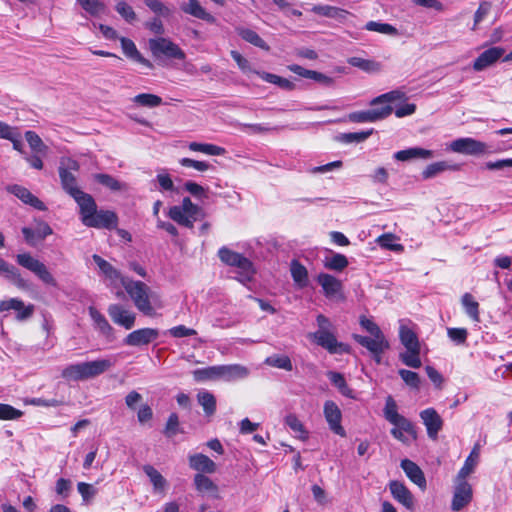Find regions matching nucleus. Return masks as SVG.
Returning a JSON list of instances; mask_svg holds the SVG:
<instances>
[{
    "instance_id": "nucleus-44",
    "label": "nucleus",
    "mask_w": 512,
    "mask_h": 512,
    "mask_svg": "<svg viewBox=\"0 0 512 512\" xmlns=\"http://www.w3.org/2000/svg\"><path fill=\"white\" fill-rule=\"evenodd\" d=\"M188 147L191 151L202 152L212 156H221L226 152L223 147L208 143L191 142Z\"/></svg>"
},
{
    "instance_id": "nucleus-62",
    "label": "nucleus",
    "mask_w": 512,
    "mask_h": 512,
    "mask_svg": "<svg viewBox=\"0 0 512 512\" xmlns=\"http://www.w3.org/2000/svg\"><path fill=\"white\" fill-rule=\"evenodd\" d=\"M115 10L129 23H132L137 19L135 11L126 2H118L115 6Z\"/></svg>"
},
{
    "instance_id": "nucleus-39",
    "label": "nucleus",
    "mask_w": 512,
    "mask_h": 512,
    "mask_svg": "<svg viewBox=\"0 0 512 512\" xmlns=\"http://www.w3.org/2000/svg\"><path fill=\"white\" fill-rule=\"evenodd\" d=\"M199 405L202 406L207 417H211L216 412V398L208 391H201L197 394Z\"/></svg>"
},
{
    "instance_id": "nucleus-59",
    "label": "nucleus",
    "mask_w": 512,
    "mask_h": 512,
    "mask_svg": "<svg viewBox=\"0 0 512 512\" xmlns=\"http://www.w3.org/2000/svg\"><path fill=\"white\" fill-rule=\"evenodd\" d=\"M144 3L152 12H154L158 16L168 17L172 14L171 9H169L160 0H144Z\"/></svg>"
},
{
    "instance_id": "nucleus-30",
    "label": "nucleus",
    "mask_w": 512,
    "mask_h": 512,
    "mask_svg": "<svg viewBox=\"0 0 512 512\" xmlns=\"http://www.w3.org/2000/svg\"><path fill=\"white\" fill-rule=\"evenodd\" d=\"M89 315L91 319L94 322V325L96 329L99 330V332L105 336L108 340L114 339V329L109 324L107 319L104 317L103 314H101L95 307L90 306L89 307Z\"/></svg>"
},
{
    "instance_id": "nucleus-52",
    "label": "nucleus",
    "mask_w": 512,
    "mask_h": 512,
    "mask_svg": "<svg viewBox=\"0 0 512 512\" xmlns=\"http://www.w3.org/2000/svg\"><path fill=\"white\" fill-rule=\"evenodd\" d=\"M365 29L368 31L378 32L385 35L397 36L398 30L388 23H381L376 21H369L365 25Z\"/></svg>"
},
{
    "instance_id": "nucleus-14",
    "label": "nucleus",
    "mask_w": 512,
    "mask_h": 512,
    "mask_svg": "<svg viewBox=\"0 0 512 512\" xmlns=\"http://www.w3.org/2000/svg\"><path fill=\"white\" fill-rule=\"evenodd\" d=\"M311 338L315 343L330 353H343L348 351L347 345L338 342L331 331H316L311 335Z\"/></svg>"
},
{
    "instance_id": "nucleus-27",
    "label": "nucleus",
    "mask_w": 512,
    "mask_h": 512,
    "mask_svg": "<svg viewBox=\"0 0 512 512\" xmlns=\"http://www.w3.org/2000/svg\"><path fill=\"white\" fill-rule=\"evenodd\" d=\"M120 42L122 50L128 58L144 65L149 69H152L154 67L153 63L150 60L146 59L141 55V53L138 51L135 43L132 40L125 37H121Z\"/></svg>"
},
{
    "instance_id": "nucleus-21",
    "label": "nucleus",
    "mask_w": 512,
    "mask_h": 512,
    "mask_svg": "<svg viewBox=\"0 0 512 512\" xmlns=\"http://www.w3.org/2000/svg\"><path fill=\"white\" fill-rule=\"evenodd\" d=\"M249 375V369L240 364L218 365L219 379L231 382L244 379Z\"/></svg>"
},
{
    "instance_id": "nucleus-19",
    "label": "nucleus",
    "mask_w": 512,
    "mask_h": 512,
    "mask_svg": "<svg viewBox=\"0 0 512 512\" xmlns=\"http://www.w3.org/2000/svg\"><path fill=\"white\" fill-rule=\"evenodd\" d=\"M180 9L185 14L191 15L197 19L203 20L209 24H215L216 18L203 8L198 0H188L180 5Z\"/></svg>"
},
{
    "instance_id": "nucleus-47",
    "label": "nucleus",
    "mask_w": 512,
    "mask_h": 512,
    "mask_svg": "<svg viewBox=\"0 0 512 512\" xmlns=\"http://www.w3.org/2000/svg\"><path fill=\"white\" fill-rule=\"evenodd\" d=\"M461 303L466 314L474 321H479V304L470 293H465L462 296Z\"/></svg>"
},
{
    "instance_id": "nucleus-15",
    "label": "nucleus",
    "mask_w": 512,
    "mask_h": 512,
    "mask_svg": "<svg viewBox=\"0 0 512 512\" xmlns=\"http://www.w3.org/2000/svg\"><path fill=\"white\" fill-rule=\"evenodd\" d=\"M324 416L331 431L341 437L346 436L341 425L342 413L335 402L329 400L324 403Z\"/></svg>"
},
{
    "instance_id": "nucleus-12",
    "label": "nucleus",
    "mask_w": 512,
    "mask_h": 512,
    "mask_svg": "<svg viewBox=\"0 0 512 512\" xmlns=\"http://www.w3.org/2000/svg\"><path fill=\"white\" fill-rule=\"evenodd\" d=\"M472 498L473 490L470 483L466 479L456 477L451 509L453 511H460L472 501Z\"/></svg>"
},
{
    "instance_id": "nucleus-53",
    "label": "nucleus",
    "mask_w": 512,
    "mask_h": 512,
    "mask_svg": "<svg viewBox=\"0 0 512 512\" xmlns=\"http://www.w3.org/2000/svg\"><path fill=\"white\" fill-rule=\"evenodd\" d=\"M484 168L490 171L502 170L504 176L512 178V173L507 169L512 168V158L500 159L497 161H488L485 163Z\"/></svg>"
},
{
    "instance_id": "nucleus-55",
    "label": "nucleus",
    "mask_w": 512,
    "mask_h": 512,
    "mask_svg": "<svg viewBox=\"0 0 512 512\" xmlns=\"http://www.w3.org/2000/svg\"><path fill=\"white\" fill-rule=\"evenodd\" d=\"M77 3L92 16H97L105 11V5L100 0H76Z\"/></svg>"
},
{
    "instance_id": "nucleus-32",
    "label": "nucleus",
    "mask_w": 512,
    "mask_h": 512,
    "mask_svg": "<svg viewBox=\"0 0 512 512\" xmlns=\"http://www.w3.org/2000/svg\"><path fill=\"white\" fill-rule=\"evenodd\" d=\"M312 12L320 16L336 19L340 22L345 21L347 16L350 14L342 8L330 5H315L312 8Z\"/></svg>"
},
{
    "instance_id": "nucleus-42",
    "label": "nucleus",
    "mask_w": 512,
    "mask_h": 512,
    "mask_svg": "<svg viewBox=\"0 0 512 512\" xmlns=\"http://www.w3.org/2000/svg\"><path fill=\"white\" fill-rule=\"evenodd\" d=\"M323 264L326 269L341 272L348 266L349 262L345 255L332 253L331 257H325Z\"/></svg>"
},
{
    "instance_id": "nucleus-23",
    "label": "nucleus",
    "mask_w": 512,
    "mask_h": 512,
    "mask_svg": "<svg viewBox=\"0 0 512 512\" xmlns=\"http://www.w3.org/2000/svg\"><path fill=\"white\" fill-rule=\"evenodd\" d=\"M401 468L405 472L406 476L419 488L424 490L427 482L425 475L421 468L412 460L403 459L400 463Z\"/></svg>"
},
{
    "instance_id": "nucleus-34",
    "label": "nucleus",
    "mask_w": 512,
    "mask_h": 512,
    "mask_svg": "<svg viewBox=\"0 0 512 512\" xmlns=\"http://www.w3.org/2000/svg\"><path fill=\"white\" fill-rule=\"evenodd\" d=\"M479 449L480 446L476 444L472 451L470 452L469 456L466 458L463 467L459 470L457 474V478L459 479H466L471 473L474 472L475 467L478 464L479 460Z\"/></svg>"
},
{
    "instance_id": "nucleus-24",
    "label": "nucleus",
    "mask_w": 512,
    "mask_h": 512,
    "mask_svg": "<svg viewBox=\"0 0 512 512\" xmlns=\"http://www.w3.org/2000/svg\"><path fill=\"white\" fill-rule=\"evenodd\" d=\"M389 489L395 500L407 509L413 508V496L404 483L397 480L390 481Z\"/></svg>"
},
{
    "instance_id": "nucleus-25",
    "label": "nucleus",
    "mask_w": 512,
    "mask_h": 512,
    "mask_svg": "<svg viewBox=\"0 0 512 512\" xmlns=\"http://www.w3.org/2000/svg\"><path fill=\"white\" fill-rule=\"evenodd\" d=\"M10 309L16 310L18 312L17 319L22 321L32 316L34 306L32 304L25 306L24 302L17 298H11L0 302V311H7Z\"/></svg>"
},
{
    "instance_id": "nucleus-8",
    "label": "nucleus",
    "mask_w": 512,
    "mask_h": 512,
    "mask_svg": "<svg viewBox=\"0 0 512 512\" xmlns=\"http://www.w3.org/2000/svg\"><path fill=\"white\" fill-rule=\"evenodd\" d=\"M18 265L35 274L44 284L57 286L56 279L53 277L47 266L40 260L34 258L30 253H20L16 255Z\"/></svg>"
},
{
    "instance_id": "nucleus-18",
    "label": "nucleus",
    "mask_w": 512,
    "mask_h": 512,
    "mask_svg": "<svg viewBox=\"0 0 512 512\" xmlns=\"http://www.w3.org/2000/svg\"><path fill=\"white\" fill-rule=\"evenodd\" d=\"M8 192L15 195L23 203L32 206L39 211H46V205L35 195H33L27 188L20 185H11L7 187Z\"/></svg>"
},
{
    "instance_id": "nucleus-63",
    "label": "nucleus",
    "mask_w": 512,
    "mask_h": 512,
    "mask_svg": "<svg viewBox=\"0 0 512 512\" xmlns=\"http://www.w3.org/2000/svg\"><path fill=\"white\" fill-rule=\"evenodd\" d=\"M399 375L402 380L411 388L418 389L420 386V377L416 372L400 369Z\"/></svg>"
},
{
    "instance_id": "nucleus-40",
    "label": "nucleus",
    "mask_w": 512,
    "mask_h": 512,
    "mask_svg": "<svg viewBox=\"0 0 512 512\" xmlns=\"http://www.w3.org/2000/svg\"><path fill=\"white\" fill-rule=\"evenodd\" d=\"M255 73L259 75L264 81L275 84L284 90L292 91L295 89V84L286 78L268 72L255 71Z\"/></svg>"
},
{
    "instance_id": "nucleus-43",
    "label": "nucleus",
    "mask_w": 512,
    "mask_h": 512,
    "mask_svg": "<svg viewBox=\"0 0 512 512\" xmlns=\"http://www.w3.org/2000/svg\"><path fill=\"white\" fill-rule=\"evenodd\" d=\"M405 99H406V94L403 91L396 89V90H392L390 92L381 94V95L373 98L370 101V106H377L379 104H384V103H387L390 105L393 102L401 101V100H405Z\"/></svg>"
},
{
    "instance_id": "nucleus-7",
    "label": "nucleus",
    "mask_w": 512,
    "mask_h": 512,
    "mask_svg": "<svg viewBox=\"0 0 512 512\" xmlns=\"http://www.w3.org/2000/svg\"><path fill=\"white\" fill-rule=\"evenodd\" d=\"M218 256L226 265L233 266L238 269V280L241 283H246L252 279L254 275V268L252 262L248 258L227 247L220 248Z\"/></svg>"
},
{
    "instance_id": "nucleus-64",
    "label": "nucleus",
    "mask_w": 512,
    "mask_h": 512,
    "mask_svg": "<svg viewBox=\"0 0 512 512\" xmlns=\"http://www.w3.org/2000/svg\"><path fill=\"white\" fill-rule=\"evenodd\" d=\"M448 337L457 345L464 344L467 340L468 332L465 328H448Z\"/></svg>"
},
{
    "instance_id": "nucleus-51",
    "label": "nucleus",
    "mask_w": 512,
    "mask_h": 512,
    "mask_svg": "<svg viewBox=\"0 0 512 512\" xmlns=\"http://www.w3.org/2000/svg\"><path fill=\"white\" fill-rule=\"evenodd\" d=\"M399 358L403 364L411 368H420L422 365L420 348L406 350V352L400 353Z\"/></svg>"
},
{
    "instance_id": "nucleus-31",
    "label": "nucleus",
    "mask_w": 512,
    "mask_h": 512,
    "mask_svg": "<svg viewBox=\"0 0 512 512\" xmlns=\"http://www.w3.org/2000/svg\"><path fill=\"white\" fill-rule=\"evenodd\" d=\"M393 157L397 161H409L412 159H431L433 157V151L421 147H411L405 150L397 151Z\"/></svg>"
},
{
    "instance_id": "nucleus-41",
    "label": "nucleus",
    "mask_w": 512,
    "mask_h": 512,
    "mask_svg": "<svg viewBox=\"0 0 512 512\" xmlns=\"http://www.w3.org/2000/svg\"><path fill=\"white\" fill-rule=\"evenodd\" d=\"M331 383L337 387L339 392L348 398H354L353 390L347 385L344 376L339 372L329 371L327 374Z\"/></svg>"
},
{
    "instance_id": "nucleus-22",
    "label": "nucleus",
    "mask_w": 512,
    "mask_h": 512,
    "mask_svg": "<svg viewBox=\"0 0 512 512\" xmlns=\"http://www.w3.org/2000/svg\"><path fill=\"white\" fill-rule=\"evenodd\" d=\"M505 50L501 47H491L483 51L474 61L473 69L482 71L500 59Z\"/></svg>"
},
{
    "instance_id": "nucleus-48",
    "label": "nucleus",
    "mask_w": 512,
    "mask_h": 512,
    "mask_svg": "<svg viewBox=\"0 0 512 512\" xmlns=\"http://www.w3.org/2000/svg\"><path fill=\"white\" fill-rule=\"evenodd\" d=\"M143 471L149 477L155 490H163L166 486V480L161 473L155 469L152 465H144Z\"/></svg>"
},
{
    "instance_id": "nucleus-49",
    "label": "nucleus",
    "mask_w": 512,
    "mask_h": 512,
    "mask_svg": "<svg viewBox=\"0 0 512 512\" xmlns=\"http://www.w3.org/2000/svg\"><path fill=\"white\" fill-rule=\"evenodd\" d=\"M192 375L196 382L218 380V365L196 369L192 372Z\"/></svg>"
},
{
    "instance_id": "nucleus-29",
    "label": "nucleus",
    "mask_w": 512,
    "mask_h": 512,
    "mask_svg": "<svg viewBox=\"0 0 512 512\" xmlns=\"http://www.w3.org/2000/svg\"><path fill=\"white\" fill-rule=\"evenodd\" d=\"M189 466L200 473L212 474L216 471V464L208 456L197 453L189 457Z\"/></svg>"
},
{
    "instance_id": "nucleus-50",
    "label": "nucleus",
    "mask_w": 512,
    "mask_h": 512,
    "mask_svg": "<svg viewBox=\"0 0 512 512\" xmlns=\"http://www.w3.org/2000/svg\"><path fill=\"white\" fill-rule=\"evenodd\" d=\"M400 340L406 350L420 348L417 335L409 328L402 326L400 329Z\"/></svg>"
},
{
    "instance_id": "nucleus-5",
    "label": "nucleus",
    "mask_w": 512,
    "mask_h": 512,
    "mask_svg": "<svg viewBox=\"0 0 512 512\" xmlns=\"http://www.w3.org/2000/svg\"><path fill=\"white\" fill-rule=\"evenodd\" d=\"M383 413L385 419L395 426V428L391 429V434L394 438L404 442L405 437L403 432L416 438L417 432L414 425L410 420L398 413L397 403L391 395L386 397Z\"/></svg>"
},
{
    "instance_id": "nucleus-45",
    "label": "nucleus",
    "mask_w": 512,
    "mask_h": 512,
    "mask_svg": "<svg viewBox=\"0 0 512 512\" xmlns=\"http://www.w3.org/2000/svg\"><path fill=\"white\" fill-rule=\"evenodd\" d=\"M94 179L99 184L107 187L111 191H121L126 189V185L109 174L98 173L94 175Z\"/></svg>"
},
{
    "instance_id": "nucleus-10",
    "label": "nucleus",
    "mask_w": 512,
    "mask_h": 512,
    "mask_svg": "<svg viewBox=\"0 0 512 512\" xmlns=\"http://www.w3.org/2000/svg\"><path fill=\"white\" fill-rule=\"evenodd\" d=\"M353 338L361 346L365 347L373 356L377 363L381 361V354L389 348V343L384 334L362 336L354 334Z\"/></svg>"
},
{
    "instance_id": "nucleus-17",
    "label": "nucleus",
    "mask_w": 512,
    "mask_h": 512,
    "mask_svg": "<svg viewBox=\"0 0 512 512\" xmlns=\"http://www.w3.org/2000/svg\"><path fill=\"white\" fill-rule=\"evenodd\" d=\"M108 314L112 321L124 327L125 329H131L136 320V315L133 312L126 310L120 304H111L108 307Z\"/></svg>"
},
{
    "instance_id": "nucleus-57",
    "label": "nucleus",
    "mask_w": 512,
    "mask_h": 512,
    "mask_svg": "<svg viewBox=\"0 0 512 512\" xmlns=\"http://www.w3.org/2000/svg\"><path fill=\"white\" fill-rule=\"evenodd\" d=\"M379 114L371 112L370 109L364 111L352 112L348 115V119L353 123H372L376 122Z\"/></svg>"
},
{
    "instance_id": "nucleus-4",
    "label": "nucleus",
    "mask_w": 512,
    "mask_h": 512,
    "mask_svg": "<svg viewBox=\"0 0 512 512\" xmlns=\"http://www.w3.org/2000/svg\"><path fill=\"white\" fill-rule=\"evenodd\" d=\"M78 169L79 164L77 161L71 158H66L61 160L58 172L62 189L71 196L80 207L87 198L89 199L91 197V195L82 191L78 187L77 179L73 174V171H77Z\"/></svg>"
},
{
    "instance_id": "nucleus-1",
    "label": "nucleus",
    "mask_w": 512,
    "mask_h": 512,
    "mask_svg": "<svg viewBox=\"0 0 512 512\" xmlns=\"http://www.w3.org/2000/svg\"><path fill=\"white\" fill-rule=\"evenodd\" d=\"M80 218L84 226L96 229H115L118 216L111 210H97V204L91 196L79 207Z\"/></svg>"
},
{
    "instance_id": "nucleus-61",
    "label": "nucleus",
    "mask_w": 512,
    "mask_h": 512,
    "mask_svg": "<svg viewBox=\"0 0 512 512\" xmlns=\"http://www.w3.org/2000/svg\"><path fill=\"white\" fill-rule=\"evenodd\" d=\"M180 432H182V430H180V427H179L178 415L176 413H171L166 422L164 434L170 438Z\"/></svg>"
},
{
    "instance_id": "nucleus-56",
    "label": "nucleus",
    "mask_w": 512,
    "mask_h": 512,
    "mask_svg": "<svg viewBox=\"0 0 512 512\" xmlns=\"http://www.w3.org/2000/svg\"><path fill=\"white\" fill-rule=\"evenodd\" d=\"M133 101L140 106L150 108L157 107L162 104L161 97L149 93L138 94L133 98Z\"/></svg>"
},
{
    "instance_id": "nucleus-46",
    "label": "nucleus",
    "mask_w": 512,
    "mask_h": 512,
    "mask_svg": "<svg viewBox=\"0 0 512 512\" xmlns=\"http://www.w3.org/2000/svg\"><path fill=\"white\" fill-rule=\"evenodd\" d=\"M264 363L268 366L283 369L286 371L293 370L291 359L287 355L273 354L267 357Z\"/></svg>"
},
{
    "instance_id": "nucleus-54",
    "label": "nucleus",
    "mask_w": 512,
    "mask_h": 512,
    "mask_svg": "<svg viewBox=\"0 0 512 512\" xmlns=\"http://www.w3.org/2000/svg\"><path fill=\"white\" fill-rule=\"evenodd\" d=\"M348 63L353 67H357L365 72L379 71L380 64L369 59H363L360 57H351Z\"/></svg>"
},
{
    "instance_id": "nucleus-35",
    "label": "nucleus",
    "mask_w": 512,
    "mask_h": 512,
    "mask_svg": "<svg viewBox=\"0 0 512 512\" xmlns=\"http://www.w3.org/2000/svg\"><path fill=\"white\" fill-rule=\"evenodd\" d=\"M290 271L297 287L305 288L308 286V271L298 260H292Z\"/></svg>"
},
{
    "instance_id": "nucleus-36",
    "label": "nucleus",
    "mask_w": 512,
    "mask_h": 512,
    "mask_svg": "<svg viewBox=\"0 0 512 512\" xmlns=\"http://www.w3.org/2000/svg\"><path fill=\"white\" fill-rule=\"evenodd\" d=\"M459 165L449 164L446 161L429 164L422 172L423 179H431L446 170H458Z\"/></svg>"
},
{
    "instance_id": "nucleus-13",
    "label": "nucleus",
    "mask_w": 512,
    "mask_h": 512,
    "mask_svg": "<svg viewBox=\"0 0 512 512\" xmlns=\"http://www.w3.org/2000/svg\"><path fill=\"white\" fill-rule=\"evenodd\" d=\"M159 337V330L155 328H141L129 333L123 340L124 344L132 347L148 345Z\"/></svg>"
},
{
    "instance_id": "nucleus-60",
    "label": "nucleus",
    "mask_w": 512,
    "mask_h": 512,
    "mask_svg": "<svg viewBox=\"0 0 512 512\" xmlns=\"http://www.w3.org/2000/svg\"><path fill=\"white\" fill-rule=\"evenodd\" d=\"M23 415L21 410L9 404L0 403V420H15Z\"/></svg>"
},
{
    "instance_id": "nucleus-38",
    "label": "nucleus",
    "mask_w": 512,
    "mask_h": 512,
    "mask_svg": "<svg viewBox=\"0 0 512 512\" xmlns=\"http://www.w3.org/2000/svg\"><path fill=\"white\" fill-rule=\"evenodd\" d=\"M92 258H93V261L95 262V264L99 267L100 271L108 279H110L112 281H115V280L121 281V278H123L121 276V273L114 266H112L108 261H106L105 259H103L101 256H99L97 254H94L92 256Z\"/></svg>"
},
{
    "instance_id": "nucleus-2",
    "label": "nucleus",
    "mask_w": 512,
    "mask_h": 512,
    "mask_svg": "<svg viewBox=\"0 0 512 512\" xmlns=\"http://www.w3.org/2000/svg\"><path fill=\"white\" fill-rule=\"evenodd\" d=\"M121 284L140 312L147 316L155 314L153 303L157 302L158 296L151 291L148 285L129 278H121Z\"/></svg>"
},
{
    "instance_id": "nucleus-16",
    "label": "nucleus",
    "mask_w": 512,
    "mask_h": 512,
    "mask_svg": "<svg viewBox=\"0 0 512 512\" xmlns=\"http://www.w3.org/2000/svg\"><path fill=\"white\" fill-rule=\"evenodd\" d=\"M420 418L426 426L428 437L432 440H436L443 426L440 415L434 408H427L420 412Z\"/></svg>"
},
{
    "instance_id": "nucleus-26",
    "label": "nucleus",
    "mask_w": 512,
    "mask_h": 512,
    "mask_svg": "<svg viewBox=\"0 0 512 512\" xmlns=\"http://www.w3.org/2000/svg\"><path fill=\"white\" fill-rule=\"evenodd\" d=\"M0 275H4L16 287L20 289L28 288V282L21 276L19 270L0 258Z\"/></svg>"
},
{
    "instance_id": "nucleus-58",
    "label": "nucleus",
    "mask_w": 512,
    "mask_h": 512,
    "mask_svg": "<svg viewBox=\"0 0 512 512\" xmlns=\"http://www.w3.org/2000/svg\"><path fill=\"white\" fill-rule=\"evenodd\" d=\"M25 139L33 151L44 153L47 150V146L43 143L42 139L36 132L31 130L26 131Z\"/></svg>"
},
{
    "instance_id": "nucleus-33",
    "label": "nucleus",
    "mask_w": 512,
    "mask_h": 512,
    "mask_svg": "<svg viewBox=\"0 0 512 512\" xmlns=\"http://www.w3.org/2000/svg\"><path fill=\"white\" fill-rule=\"evenodd\" d=\"M194 485L198 492L207 493L214 498H218V486L204 474L197 473L194 476Z\"/></svg>"
},
{
    "instance_id": "nucleus-6",
    "label": "nucleus",
    "mask_w": 512,
    "mask_h": 512,
    "mask_svg": "<svg viewBox=\"0 0 512 512\" xmlns=\"http://www.w3.org/2000/svg\"><path fill=\"white\" fill-rule=\"evenodd\" d=\"M202 215V209L194 204L189 197L183 198L181 205L172 206L168 211L170 219L189 229L194 227V222L199 220Z\"/></svg>"
},
{
    "instance_id": "nucleus-11",
    "label": "nucleus",
    "mask_w": 512,
    "mask_h": 512,
    "mask_svg": "<svg viewBox=\"0 0 512 512\" xmlns=\"http://www.w3.org/2000/svg\"><path fill=\"white\" fill-rule=\"evenodd\" d=\"M450 150L464 155H482L487 152V145L484 142L470 137L458 138L449 145Z\"/></svg>"
},
{
    "instance_id": "nucleus-28",
    "label": "nucleus",
    "mask_w": 512,
    "mask_h": 512,
    "mask_svg": "<svg viewBox=\"0 0 512 512\" xmlns=\"http://www.w3.org/2000/svg\"><path fill=\"white\" fill-rule=\"evenodd\" d=\"M317 282L322 287L326 297H333L342 290L341 281L327 273H320L317 276Z\"/></svg>"
},
{
    "instance_id": "nucleus-20",
    "label": "nucleus",
    "mask_w": 512,
    "mask_h": 512,
    "mask_svg": "<svg viewBox=\"0 0 512 512\" xmlns=\"http://www.w3.org/2000/svg\"><path fill=\"white\" fill-rule=\"evenodd\" d=\"M53 233L50 225L44 221L37 223L35 229L29 227L22 228V234L26 242L30 245H35L37 241L44 240L47 236Z\"/></svg>"
},
{
    "instance_id": "nucleus-3",
    "label": "nucleus",
    "mask_w": 512,
    "mask_h": 512,
    "mask_svg": "<svg viewBox=\"0 0 512 512\" xmlns=\"http://www.w3.org/2000/svg\"><path fill=\"white\" fill-rule=\"evenodd\" d=\"M114 363L110 359L71 364L62 370L61 376L68 381H82L97 377L108 371Z\"/></svg>"
},
{
    "instance_id": "nucleus-37",
    "label": "nucleus",
    "mask_w": 512,
    "mask_h": 512,
    "mask_svg": "<svg viewBox=\"0 0 512 512\" xmlns=\"http://www.w3.org/2000/svg\"><path fill=\"white\" fill-rule=\"evenodd\" d=\"M237 32L238 35L246 42L265 51L270 50L269 45L254 30L249 28H239L237 29Z\"/></svg>"
},
{
    "instance_id": "nucleus-9",
    "label": "nucleus",
    "mask_w": 512,
    "mask_h": 512,
    "mask_svg": "<svg viewBox=\"0 0 512 512\" xmlns=\"http://www.w3.org/2000/svg\"><path fill=\"white\" fill-rule=\"evenodd\" d=\"M148 44L154 57L164 55L167 58L176 60H184L186 58L185 52L168 38L159 37L150 39Z\"/></svg>"
}]
</instances>
